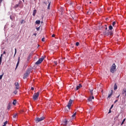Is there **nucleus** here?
Instances as JSON below:
<instances>
[{
  "mask_svg": "<svg viewBox=\"0 0 126 126\" xmlns=\"http://www.w3.org/2000/svg\"><path fill=\"white\" fill-rule=\"evenodd\" d=\"M117 102H118V100H116L114 101V103L115 104V103H117Z\"/></svg>",
  "mask_w": 126,
  "mask_h": 126,
  "instance_id": "45",
  "label": "nucleus"
},
{
  "mask_svg": "<svg viewBox=\"0 0 126 126\" xmlns=\"http://www.w3.org/2000/svg\"><path fill=\"white\" fill-rule=\"evenodd\" d=\"M41 41L42 42H45V37L42 38V39H41Z\"/></svg>",
  "mask_w": 126,
  "mask_h": 126,
  "instance_id": "32",
  "label": "nucleus"
},
{
  "mask_svg": "<svg viewBox=\"0 0 126 126\" xmlns=\"http://www.w3.org/2000/svg\"><path fill=\"white\" fill-rule=\"evenodd\" d=\"M87 14H90V13H91V12H90V11H88V12H87Z\"/></svg>",
  "mask_w": 126,
  "mask_h": 126,
  "instance_id": "40",
  "label": "nucleus"
},
{
  "mask_svg": "<svg viewBox=\"0 0 126 126\" xmlns=\"http://www.w3.org/2000/svg\"><path fill=\"white\" fill-rule=\"evenodd\" d=\"M19 65V61H18L16 66V69L17 68V67H18V65Z\"/></svg>",
  "mask_w": 126,
  "mask_h": 126,
  "instance_id": "21",
  "label": "nucleus"
},
{
  "mask_svg": "<svg viewBox=\"0 0 126 126\" xmlns=\"http://www.w3.org/2000/svg\"><path fill=\"white\" fill-rule=\"evenodd\" d=\"M109 30H113V26H110L109 27Z\"/></svg>",
  "mask_w": 126,
  "mask_h": 126,
  "instance_id": "23",
  "label": "nucleus"
},
{
  "mask_svg": "<svg viewBox=\"0 0 126 126\" xmlns=\"http://www.w3.org/2000/svg\"><path fill=\"white\" fill-rule=\"evenodd\" d=\"M6 126V125H3L2 126Z\"/></svg>",
  "mask_w": 126,
  "mask_h": 126,
  "instance_id": "57",
  "label": "nucleus"
},
{
  "mask_svg": "<svg viewBox=\"0 0 126 126\" xmlns=\"http://www.w3.org/2000/svg\"><path fill=\"white\" fill-rule=\"evenodd\" d=\"M33 35H34V36H36L37 35V33H34Z\"/></svg>",
  "mask_w": 126,
  "mask_h": 126,
  "instance_id": "48",
  "label": "nucleus"
},
{
  "mask_svg": "<svg viewBox=\"0 0 126 126\" xmlns=\"http://www.w3.org/2000/svg\"><path fill=\"white\" fill-rule=\"evenodd\" d=\"M10 19H11V20H13V19H12V18L11 17V16L10 17Z\"/></svg>",
  "mask_w": 126,
  "mask_h": 126,
  "instance_id": "50",
  "label": "nucleus"
},
{
  "mask_svg": "<svg viewBox=\"0 0 126 126\" xmlns=\"http://www.w3.org/2000/svg\"><path fill=\"white\" fill-rule=\"evenodd\" d=\"M90 3H91V1L90 2Z\"/></svg>",
  "mask_w": 126,
  "mask_h": 126,
  "instance_id": "58",
  "label": "nucleus"
},
{
  "mask_svg": "<svg viewBox=\"0 0 126 126\" xmlns=\"http://www.w3.org/2000/svg\"><path fill=\"white\" fill-rule=\"evenodd\" d=\"M18 62H19H19H20V57L18 58Z\"/></svg>",
  "mask_w": 126,
  "mask_h": 126,
  "instance_id": "42",
  "label": "nucleus"
},
{
  "mask_svg": "<svg viewBox=\"0 0 126 126\" xmlns=\"http://www.w3.org/2000/svg\"><path fill=\"white\" fill-rule=\"evenodd\" d=\"M1 62L2 61H0V65L1 64Z\"/></svg>",
  "mask_w": 126,
  "mask_h": 126,
  "instance_id": "53",
  "label": "nucleus"
},
{
  "mask_svg": "<svg viewBox=\"0 0 126 126\" xmlns=\"http://www.w3.org/2000/svg\"><path fill=\"white\" fill-rule=\"evenodd\" d=\"M2 56H3V54H1L0 57H2Z\"/></svg>",
  "mask_w": 126,
  "mask_h": 126,
  "instance_id": "51",
  "label": "nucleus"
},
{
  "mask_svg": "<svg viewBox=\"0 0 126 126\" xmlns=\"http://www.w3.org/2000/svg\"><path fill=\"white\" fill-rule=\"evenodd\" d=\"M44 3H45V4H47V3L46 2H44Z\"/></svg>",
  "mask_w": 126,
  "mask_h": 126,
  "instance_id": "56",
  "label": "nucleus"
},
{
  "mask_svg": "<svg viewBox=\"0 0 126 126\" xmlns=\"http://www.w3.org/2000/svg\"><path fill=\"white\" fill-rule=\"evenodd\" d=\"M125 122H126V118H125V119L123 120V122H122V123H121V126H123V125H124V124L125 123Z\"/></svg>",
  "mask_w": 126,
  "mask_h": 126,
  "instance_id": "19",
  "label": "nucleus"
},
{
  "mask_svg": "<svg viewBox=\"0 0 126 126\" xmlns=\"http://www.w3.org/2000/svg\"><path fill=\"white\" fill-rule=\"evenodd\" d=\"M36 30L37 31H39V30H40V26L38 28H36Z\"/></svg>",
  "mask_w": 126,
  "mask_h": 126,
  "instance_id": "34",
  "label": "nucleus"
},
{
  "mask_svg": "<svg viewBox=\"0 0 126 126\" xmlns=\"http://www.w3.org/2000/svg\"><path fill=\"white\" fill-rule=\"evenodd\" d=\"M76 115V113H75L72 116V118H74V117H75Z\"/></svg>",
  "mask_w": 126,
  "mask_h": 126,
  "instance_id": "30",
  "label": "nucleus"
},
{
  "mask_svg": "<svg viewBox=\"0 0 126 126\" xmlns=\"http://www.w3.org/2000/svg\"><path fill=\"white\" fill-rule=\"evenodd\" d=\"M117 89H118V86L117 85V84H115L114 90H117Z\"/></svg>",
  "mask_w": 126,
  "mask_h": 126,
  "instance_id": "15",
  "label": "nucleus"
},
{
  "mask_svg": "<svg viewBox=\"0 0 126 126\" xmlns=\"http://www.w3.org/2000/svg\"><path fill=\"white\" fill-rule=\"evenodd\" d=\"M44 61V58H40L37 62L35 63V64H40L42 62Z\"/></svg>",
  "mask_w": 126,
  "mask_h": 126,
  "instance_id": "6",
  "label": "nucleus"
},
{
  "mask_svg": "<svg viewBox=\"0 0 126 126\" xmlns=\"http://www.w3.org/2000/svg\"><path fill=\"white\" fill-rule=\"evenodd\" d=\"M113 107H114V105L112 104V105H111V107H110V109H113Z\"/></svg>",
  "mask_w": 126,
  "mask_h": 126,
  "instance_id": "39",
  "label": "nucleus"
},
{
  "mask_svg": "<svg viewBox=\"0 0 126 126\" xmlns=\"http://www.w3.org/2000/svg\"><path fill=\"white\" fill-rule=\"evenodd\" d=\"M2 57H0V62H2Z\"/></svg>",
  "mask_w": 126,
  "mask_h": 126,
  "instance_id": "37",
  "label": "nucleus"
},
{
  "mask_svg": "<svg viewBox=\"0 0 126 126\" xmlns=\"http://www.w3.org/2000/svg\"><path fill=\"white\" fill-rule=\"evenodd\" d=\"M120 97V94L117 96V98H119Z\"/></svg>",
  "mask_w": 126,
  "mask_h": 126,
  "instance_id": "55",
  "label": "nucleus"
},
{
  "mask_svg": "<svg viewBox=\"0 0 126 126\" xmlns=\"http://www.w3.org/2000/svg\"><path fill=\"white\" fill-rule=\"evenodd\" d=\"M81 87H82V86L81 84H79V85L76 87V90H78V89L81 88Z\"/></svg>",
  "mask_w": 126,
  "mask_h": 126,
  "instance_id": "11",
  "label": "nucleus"
},
{
  "mask_svg": "<svg viewBox=\"0 0 126 126\" xmlns=\"http://www.w3.org/2000/svg\"><path fill=\"white\" fill-rule=\"evenodd\" d=\"M20 3H21V1H19L18 4H16V5L14 6V8H15V9H16V8H18V7H19V6H20Z\"/></svg>",
  "mask_w": 126,
  "mask_h": 126,
  "instance_id": "8",
  "label": "nucleus"
},
{
  "mask_svg": "<svg viewBox=\"0 0 126 126\" xmlns=\"http://www.w3.org/2000/svg\"><path fill=\"white\" fill-rule=\"evenodd\" d=\"M55 36H56L55 34H53V35H52V37H55Z\"/></svg>",
  "mask_w": 126,
  "mask_h": 126,
  "instance_id": "47",
  "label": "nucleus"
},
{
  "mask_svg": "<svg viewBox=\"0 0 126 126\" xmlns=\"http://www.w3.org/2000/svg\"><path fill=\"white\" fill-rule=\"evenodd\" d=\"M70 5H72V2L70 3Z\"/></svg>",
  "mask_w": 126,
  "mask_h": 126,
  "instance_id": "52",
  "label": "nucleus"
},
{
  "mask_svg": "<svg viewBox=\"0 0 126 126\" xmlns=\"http://www.w3.org/2000/svg\"><path fill=\"white\" fill-rule=\"evenodd\" d=\"M107 35H113V32L111 31H109V32H107Z\"/></svg>",
  "mask_w": 126,
  "mask_h": 126,
  "instance_id": "14",
  "label": "nucleus"
},
{
  "mask_svg": "<svg viewBox=\"0 0 126 126\" xmlns=\"http://www.w3.org/2000/svg\"><path fill=\"white\" fill-rule=\"evenodd\" d=\"M6 125H7V121H5V122L4 123V126H6Z\"/></svg>",
  "mask_w": 126,
  "mask_h": 126,
  "instance_id": "33",
  "label": "nucleus"
},
{
  "mask_svg": "<svg viewBox=\"0 0 126 126\" xmlns=\"http://www.w3.org/2000/svg\"><path fill=\"white\" fill-rule=\"evenodd\" d=\"M41 23V21L40 20H37L35 21V24L39 25Z\"/></svg>",
  "mask_w": 126,
  "mask_h": 126,
  "instance_id": "16",
  "label": "nucleus"
},
{
  "mask_svg": "<svg viewBox=\"0 0 126 126\" xmlns=\"http://www.w3.org/2000/svg\"><path fill=\"white\" fill-rule=\"evenodd\" d=\"M16 117H17V114H15L13 116V118H14V119H15V118H16Z\"/></svg>",
  "mask_w": 126,
  "mask_h": 126,
  "instance_id": "25",
  "label": "nucleus"
},
{
  "mask_svg": "<svg viewBox=\"0 0 126 126\" xmlns=\"http://www.w3.org/2000/svg\"><path fill=\"white\" fill-rule=\"evenodd\" d=\"M90 92L91 93V96H93V94H94L93 90H90Z\"/></svg>",
  "mask_w": 126,
  "mask_h": 126,
  "instance_id": "17",
  "label": "nucleus"
},
{
  "mask_svg": "<svg viewBox=\"0 0 126 126\" xmlns=\"http://www.w3.org/2000/svg\"><path fill=\"white\" fill-rule=\"evenodd\" d=\"M61 11H63V8H61Z\"/></svg>",
  "mask_w": 126,
  "mask_h": 126,
  "instance_id": "41",
  "label": "nucleus"
},
{
  "mask_svg": "<svg viewBox=\"0 0 126 126\" xmlns=\"http://www.w3.org/2000/svg\"><path fill=\"white\" fill-rule=\"evenodd\" d=\"M25 22H26L25 21H24V20H22L21 21V24H23V23H25Z\"/></svg>",
  "mask_w": 126,
  "mask_h": 126,
  "instance_id": "20",
  "label": "nucleus"
},
{
  "mask_svg": "<svg viewBox=\"0 0 126 126\" xmlns=\"http://www.w3.org/2000/svg\"><path fill=\"white\" fill-rule=\"evenodd\" d=\"M117 71V68H116V64L113 63L112 64V66L111 67L110 71L112 73H114V72H115V71Z\"/></svg>",
  "mask_w": 126,
  "mask_h": 126,
  "instance_id": "2",
  "label": "nucleus"
},
{
  "mask_svg": "<svg viewBox=\"0 0 126 126\" xmlns=\"http://www.w3.org/2000/svg\"><path fill=\"white\" fill-rule=\"evenodd\" d=\"M108 30V28L106 27V28H105V30Z\"/></svg>",
  "mask_w": 126,
  "mask_h": 126,
  "instance_id": "54",
  "label": "nucleus"
},
{
  "mask_svg": "<svg viewBox=\"0 0 126 126\" xmlns=\"http://www.w3.org/2000/svg\"><path fill=\"white\" fill-rule=\"evenodd\" d=\"M16 55V48H15V54H14V57H15Z\"/></svg>",
  "mask_w": 126,
  "mask_h": 126,
  "instance_id": "27",
  "label": "nucleus"
},
{
  "mask_svg": "<svg viewBox=\"0 0 126 126\" xmlns=\"http://www.w3.org/2000/svg\"><path fill=\"white\" fill-rule=\"evenodd\" d=\"M92 99H94V96L91 95V96L89 97V98L88 99V100L89 102H91L92 101Z\"/></svg>",
  "mask_w": 126,
  "mask_h": 126,
  "instance_id": "10",
  "label": "nucleus"
},
{
  "mask_svg": "<svg viewBox=\"0 0 126 126\" xmlns=\"http://www.w3.org/2000/svg\"><path fill=\"white\" fill-rule=\"evenodd\" d=\"M4 74V73H2L1 75H0V80L2 78V77L3 76V75Z\"/></svg>",
  "mask_w": 126,
  "mask_h": 126,
  "instance_id": "22",
  "label": "nucleus"
},
{
  "mask_svg": "<svg viewBox=\"0 0 126 126\" xmlns=\"http://www.w3.org/2000/svg\"><path fill=\"white\" fill-rule=\"evenodd\" d=\"M39 94H40V92H38L36 93H34L33 95V99L34 100H38V97H39Z\"/></svg>",
  "mask_w": 126,
  "mask_h": 126,
  "instance_id": "4",
  "label": "nucleus"
},
{
  "mask_svg": "<svg viewBox=\"0 0 126 126\" xmlns=\"http://www.w3.org/2000/svg\"><path fill=\"white\" fill-rule=\"evenodd\" d=\"M48 2H49V4H48V7H47V8H48V9H50V5H51V2L48 1Z\"/></svg>",
  "mask_w": 126,
  "mask_h": 126,
  "instance_id": "18",
  "label": "nucleus"
},
{
  "mask_svg": "<svg viewBox=\"0 0 126 126\" xmlns=\"http://www.w3.org/2000/svg\"><path fill=\"white\" fill-rule=\"evenodd\" d=\"M76 46H79V42H77L76 43Z\"/></svg>",
  "mask_w": 126,
  "mask_h": 126,
  "instance_id": "31",
  "label": "nucleus"
},
{
  "mask_svg": "<svg viewBox=\"0 0 126 126\" xmlns=\"http://www.w3.org/2000/svg\"><path fill=\"white\" fill-rule=\"evenodd\" d=\"M112 95H113V90H111V94H109L108 96V99H110V98H111V96H112Z\"/></svg>",
  "mask_w": 126,
  "mask_h": 126,
  "instance_id": "12",
  "label": "nucleus"
},
{
  "mask_svg": "<svg viewBox=\"0 0 126 126\" xmlns=\"http://www.w3.org/2000/svg\"><path fill=\"white\" fill-rule=\"evenodd\" d=\"M111 109H109V111L108 114L111 113Z\"/></svg>",
  "mask_w": 126,
  "mask_h": 126,
  "instance_id": "43",
  "label": "nucleus"
},
{
  "mask_svg": "<svg viewBox=\"0 0 126 126\" xmlns=\"http://www.w3.org/2000/svg\"><path fill=\"white\" fill-rule=\"evenodd\" d=\"M32 90H34V88L33 87L31 88Z\"/></svg>",
  "mask_w": 126,
  "mask_h": 126,
  "instance_id": "49",
  "label": "nucleus"
},
{
  "mask_svg": "<svg viewBox=\"0 0 126 126\" xmlns=\"http://www.w3.org/2000/svg\"><path fill=\"white\" fill-rule=\"evenodd\" d=\"M3 54V55H5V54H6V52L5 51H4Z\"/></svg>",
  "mask_w": 126,
  "mask_h": 126,
  "instance_id": "44",
  "label": "nucleus"
},
{
  "mask_svg": "<svg viewBox=\"0 0 126 126\" xmlns=\"http://www.w3.org/2000/svg\"><path fill=\"white\" fill-rule=\"evenodd\" d=\"M36 13H37V11L35 9L33 11V13H32L33 16H35V15H36Z\"/></svg>",
  "mask_w": 126,
  "mask_h": 126,
  "instance_id": "13",
  "label": "nucleus"
},
{
  "mask_svg": "<svg viewBox=\"0 0 126 126\" xmlns=\"http://www.w3.org/2000/svg\"><path fill=\"white\" fill-rule=\"evenodd\" d=\"M30 59H31V57L29 56L28 58V61H30Z\"/></svg>",
  "mask_w": 126,
  "mask_h": 126,
  "instance_id": "35",
  "label": "nucleus"
},
{
  "mask_svg": "<svg viewBox=\"0 0 126 126\" xmlns=\"http://www.w3.org/2000/svg\"><path fill=\"white\" fill-rule=\"evenodd\" d=\"M54 63L57 65V64H58V62L57 61H55Z\"/></svg>",
  "mask_w": 126,
  "mask_h": 126,
  "instance_id": "38",
  "label": "nucleus"
},
{
  "mask_svg": "<svg viewBox=\"0 0 126 126\" xmlns=\"http://www.w3.org/2000/svg\"><path fill=\"white\" fill-rule=\"evenodd\" d=\"M2 0H0V4L1 3V2H2Z\"/></svg>",
  "mask_w": 126,
  "mask_h": 126,
  "instance_id": "46",
  "label": "nucleus"
},
{
  "mask_svg": "<svg viewBox=\"0 0 126 126\" xmlns=\"http://www.w3.org/2000/svg\"><path fill=\"white\" fill-rule=\"evenodd\" d=\"M10 103H8V106H7V109L8 110H9L10 109Z\"/></svg>",
  "mask_w": 126,
  "mask_h": 126,
  "instance_id": "24",
  "label": "nucleus"
},
{
  "mask_svg": "<svg viewBox=\"0 0 126 126\" xmlns=\"http://www.w3.org/2000/svg\"><path fill=\"white\" fill-rule=\"evenodd\" d=\"M72 102H73V100L70 99L69 100V102L68 103V105H67V108H68V110H70V107L71 106V105L72 104Z\"/></svg>",
  "mask_w": 126,
  "mask_h": 126,
  "instance_id": "5",
  "label": "nucleus"
},
{
  "mask_svg": "<svg viewBox=\"0 0 126 126\" xmlns=\"http://www.w3.org/2000/svg\"><path fill=\"white\" fill-rule=\"evenodd\" d=\"M67 120L66 119H64L62 121V124L63 126H66L67 125Z\"/></svg>",
  "mask_w": 126,
  "mask_h": 126,
  "instance_id": "7",
  "label": "nucleus"
},
{
  "mask_svg": "<svg viewBox=\"0 0 126 126\" xmlns=\"http://www.w3.org/2000/svg\"><path fill=\"white\" fill-rule=\"evenodd\" d=\"M103 34H104V35H108V32H103Z\"/></svg>",
  "mask_w": 126,
  "mask_h": 126,
  "instance_id": "29",
  "label": "nucleus"
},
{
  "mask_svg": "<svg viewBox=\"0 0 126 126\" xmlns=\"http://www.w3.org/2000/svg\"><path fill=\"white\" fill-rule=\"evenodd\" d=\"M14 94H17V91L16 90L14 91Z\"/></svg>",
  "mask_w": 126,
  "mask_h": 126,
  "instance_id": "36",
  "label": "nucleus"
},
{
  "mask_svg": "<svg viewBox=\"0 0 126 126\" xmlns=\"http://www.w3.org/2000/svg\"><path fill=\"white\" fill-rule=\"evenodd\" d=\"M23 1H24V0H23Z\"/></svg>",
  "mask_w": 126,
  "mask_h": 126,
  "instance_id": "59",
  "label": "nucleus"
},
{
  "mask_svg": "<svg viewBox=\"0 0 126 126\" xmlns=\"http://www.w3.org/2000/svg\"><path fill=\"white\" fill-rule=\"evenodd\" d=\"M13 105H16V100H14L13 102Z\"/></svg>",
  "mask_w": 126,
  "mask_h": 126,
  "instance_id": "26",
  "label": "nucleus"
},
{
  "mask_svg": "<svg viewBox=\"0 0 126 126\" xmlns=\"http://www.w3.org/2000/svg\"><path fill=\"white\" fill-rule=\"evenodd\" d=\"M43 120H45V117L42 116L40 118H35V122L38 123L39 122H42V121H43Z\"/></svg>",
  "mask_w": 126,
  "mask_h": 126,
  "instance_id": "3",
  "label": "nucleus"
},
{
  "mask_svg": "<svg viewBox=\"0 0 126 126\" xmlns=\"http://www.w3.org/2000/svg\"><path fill=\"white\" fill-rule=\"evenodd\" d=\"M30 72H31V69H28L26 71V73L24 74L23 79H26L28 77V76L30 74Z\"/></svg>",
  "mask_w": 126,
  "mask_h": 126,
  "instance_id": "1",
  "label": "nucleus"
},
{
  "mask_svg": "<svg viewBox=\"0 0 126 126\" xmlns=\"http://www.w3.org/2000/svg\"><path fill=\"white\" fill-rule=\"evenodd\" d=\"M112 25H113V26H115V25H116V22H113L112 23Z\"/></svg>",
  "mask_w": 126,
  "mask_h": 126,
  "instance_id": "28",
  "label": "nucleus"
},
{
  "mask_svg": "<svg viewBox=\"0 0 126 126\" xmlns=\"http://www.w3.org/2000/svg\"><path fill=\"white\" fill-rule=\"evenodd\" d=\"M15 86L16 87V89L17 90L19 89V84L18 83V82L15 83Z\"/></svg>",
  "mask_w": 126,
  "mask_h": 126,
  "instance_id": "9",
  "label": "nucleus"
}]
</instances>
